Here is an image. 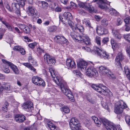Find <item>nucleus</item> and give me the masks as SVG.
Listing matches in <instances>:
<instances>
[{
	"instance_id": "nucleus-1",
	"label": "nucleus",
	"mask_w": 130,
	"mask_h": 130,
	"mask_svg": "<svg viewBox=\"0 0 130 130\" xmlns=\"http://www.w3.org/2000/svg\"><path fill=\"white\" fill-rule=\"evenodd\" d=\"M53 80L57 85L60 86L62 92L67 96L68 99L72 102L74 101L72 93L69 89L65 87L63 83L62 77L59 76H56L55 77H54Z\"/></svg>"
},
{
	"instance_id": "nucleus-2",
	"label": "nucleus",
	"mask_w": 130,
	"mask_h": 130,
	"mask_svg": "<svg viewBox=\"0 0 130 130\" xmlns=\"http://www.w3.org/2000/svg\"><path fill=\"white\" fill-rule=\"evenodd\" d=\"M91 87L100 94L104 95H107L109 93V92H110L107 87L102 84L96 85L93 84L92 85Z\"/></svg>"
},
{
	"instance_id": "nucleus-3",
	"label": "nucleus",
	"mask_w": 130,
	"mask_h": 130,
	"mask_svg": "<svg viewBox=\"0 0 130 130\" xmlns=\"http://www.w3.org/2000/svg\"><path fill=\"white\" fill-rule=\"evenodd\" d=\"M127 107L126 104L122 100H120L117 103L115 106L114 111L118 115L121 114L123 112V110Z\"/></svg>"
},
{
	"instance_id": "nucleus-4",
	"label": "nucleus",
	"mask_w": 130,
	"mask_h": 130,
	"mask_svg": "<svg viewBox=\"0 0 130 130\" xmlns=\"http://www.w3.org/2000/svg\"><path fill=\"white\" fill-rule=\"evenodd\" d=\"M70 127L72 130H81L79 121L76 118H72L69 123Z\"/></svg>"
},
{
	"instance_id": "nucleus-5",
	"label": "nucleus",
	"mask_w": 130,
	"mask_h": 130,
	"mask_svg": "<svg viewBox=\"0 0 130 130\" xmlns=\"http://www.w3.org/2000/svg\"><path fill=\"white\" fill-rule=\"evenodd\" d=\"M32 1L29 3L28 8L27 9V12L28 14L32 17V19H36V18H38V15L37 10L33 6Z\"/></svg>"
},
{
	"instance_id": "nucleus-6",
	"label": "nucleus",
	"mask_w": 130,
	"mask_h": 130,
	"mask_svg": "<svg viewBox=\"0 0 130 130\" xmlns=\"http://www.w3.org/2000/svg\"><path fill=\"white\" fill-rule=\"evenodd\" d=\"M94 49L97 55L100 57L104 58L105 59L108 60L110 59L109 54L106 51L101 50L96 46L94 47Z\"/></svg>"
},
{
	"instance_id": "nucleus-7",
	"label": "nucleus",
	"mask_w": 130,
	"mask_h": 130,
	"mask_svg": "<svg viewBox=\"0 0 130 130\" xmlns=\"http://www.w3.org/2000/svg\"><path fill=\"white\" fill-rule=\"evenodd\" d=\"M124 59L123 54L122 53H119L117 55L115 60V64L117 67L122 68L121 62Z\"/></svg>"
},
{
	"instance_id": "nucleus-8",
	"label": "nucleus",
	"mask_w": 130,
	"mask_h": 130,
	"mask_svg": "<svg viewBox=\"0 0 130 130\" xmlns=\"http://www.w3.org/2000/svg\"><path fill=\"white\" fill-rule=\"evenodd\" d=\"M87 75L89 76L97 77L98 75V72L93 66H89L86 72Z\"/></svg>"
},
{
	"instance_id": "nucleus-9",
	"label": "nucleus",
	"mask_w": 130,
	"mask_h": 130,
	"mask_svg": "<svg viewBox=\"0 0 130 130\" xmlns=\"http://www.w3.org/2000/svg\"><path fill=\"white\" fill-rule=\"evenodd\" d=\"M69 25L71 28L73 32H79L83 34L84 30V28L82 25L78 26V24H76L75 25L72 22L69 24Z\"/></svg>"
},
{
	"instance_id": "nucleus-10",
	"label": "nucleus",
	"mask_w": 130,
	"mask_h": 130,
	"mask_svg": "<svg viewBox=\"0 0 130 130\" xmlns=\"http://www.w3.org/2000/svg\"><path fill=\"white\" fill-rule=\"evenodd\" d=\"M54 38L56 42L61 44H68V40L63 36L56 35Z\"/></svg>"
},
{
	"instance_id": "nucleus-11",
	"label": "nucleus",
	"mask_w": 130,
	"mask_h": 130,
	"mask_svg": "<svg viewBox=\"0 0 130 130\" xmlns=\"http://www.w3.org/2000/svg\"><path fill=\"white\" fill-rule=\"evenodd\" d=\"M66 65L68 69H71L76 68V65L74 60L72 59L68 58L67 59Z\"/></svg>"
},
{
	"instance_id": "nucleus-12",
	"label": "nucleus",
	"mask_w": 130,
	"mask_h": 130,
	"mask_svg": "<svg viewBox=\"0 0 130 130\" xmlns=\"http://www.w3.org/2000/svg\"><path fill=\"white\" fill-rule=\"evenodd\" d=\"M62 17L64 18H62L61 15H60L59 17V20L62 22H63L64 20H71L73 19L72 15L70 12H64Z\"/></svg>"
},
{
	"instance_id": "nucleus-13",
	"label": "nucleus",
	"mask_w": 130,
	"mask_h": 130,
	"mask_svg": "<svg viewBox=\"0 0 130 130\" xmlns=\"http://www.w3.org/2000/svg\"><path fill=\"white\" fill-rule=\"evenodd\" d=\"M23 107L24 110L27 111H31L34 109L32 103L31 102L27 101L23 103Z\"/></svg>"
},
{
	"instance_id": "nucleus-14",
	"label": "nucleus",
	"mask_w": 130,
	"mask_h": 130,
	"mask_svg": "<svg viewBox=\"0 0 130 130\" xmlns=\"http://www.w3.org/2000/svg\"><path fill=\"white\" fill-rule=\"evenodd\" d=\"M77 67L81 71H85L87 67V63L84 61H80L77 64Z\"/></svg>"
},
{
	"instance_id": "nucleus-15",
	"label": "nucleus",
	"mask_w": 130,
	"mask_h": 130,
	"mask_svg": "<svg viewBox=\"0 0 130 130\" xmlns=\"http://www.w3.org/2000/svg\"><path fill=\"white\" fill-rule=\"evenodd\" d=\"M14 118L15 121L19 123H22L26 120L25 116L22 114H16Z\"/></svg>"
},
{
	"instance_id": "nucleus-16",
	"label": "nucleus",
	"mask_w": 130,
	"mask_h": 130,
	"mask_svg": "<svg viewBox=\"0 0 130 130\" xmlns=\"http://www.w3.org/2000/svg\"><path fill=\"white\" fill-rule=\"evenodd\" d=\"M80 41L81 42H83L87 45L90 44V40L88 36L87 35L83 34L80 38Z\"/></svg>"
},
{
	"instance_id": "nucleus-17",
	"label": "nucleus",
	"mask_w": 130,
	"mask_h": 130,
	"mask_svg": "<svg viewBox=\"0 0 130 130\" xmlns=\"http://www.w3.org/2000/svg\"><path fill=\"white\" fill-rule=\"evenodd\" d=\"M104 124L107 130H117L116 127L110 122H106Z\"/></svg>"
},
{
	"instance_id": "nucleus-18",
	"label": "nucleus",
	"mask_w": 130,
	"mask_h": 130,
	"mask_svg": "<svg viewBox=\"0 0 130 130\" xmlns=\"http://www.w3.org/2000/svg\"><path fill=\"white\" fill-rule=\"evenodd\" d=\"M99 72L102 74L105 75L111 73L110 70L107 68L106 67H100L99 70Z\"/></svg>"
},
{
	"instance_id": "nucleus-19",
	"label": "nucleus",
	"mask_w": 130,
	"mask_h": 130,
	"mask_svg": "<svg viewBox=\"0 0 130 130\" xmlns=\"http://www.w3.org/2000/svg\"><path fill=\"white\" fill-rule=\"evenodd\" d=\"M109 11H107L109 12L111 15L115 17L119 16V13L116 10L113 8H110L109 9Z\"/></svg>"
},
{
	"instance_id": "nucleus-20",
	"label": "nucleus",
	"mask_w": 130,
	"mask_h": 130,
	"mask_svg": "<svg viewBox=\"0 0 130 130\" xmlns=\"http://www.w3.org/2000/svg\"><path fill=\"white\" fill-rule=\"evenodd\" d=\"M2 60L3 63L10 66V68L12 70H13L14 68H15V67H17L12 62L7 61L5 59H2Z\"/></svg>"
},
{
	"instance_id": "nucleus-21",
	"label": "nucleus",
	"mask_w": 130,
	"mask_h": 130,
	"mask_svg": "<svg viewBox=\"0 0 130 130\" xmlns=\"http://www.w3.org/2000/svg\"><path fill=\"white\" fill-rule=\"evenodd\" d=\"M37 83H37L36 85L38 86H42L43 87H44L46 85L45 83V81L39 76L38 78Z\"/></svg>"
},
{
	"instance_id": "nucleus-22",
	"label": "nucleus",
	"mask_w": 130,
	"mask_h": 130,
	"mask_svg": "<svg viewBox=\"0 0 130 130\" xmlns=\"http://www.w3.org/2000/svg\"><path fill=\"white\" fill-rule=\"evenodd\" d=\"M56 63V60L55 58L53 57H51L48 59V60L46 63V64L52 66L55 64Z\"/></svg>"
},
{
	"instance_id": "nucleus-23",
	"label": "nucleus",
	"mask_w": 130,
	"mask_h": 130,
	"mask_svg": "<svg viewBox=\"0 0 130 130\" xmlns=\"http://www.w3.org/2000/svg\"><path fill=\"white\" fill-rule=\"evenodd\" d=\"M92 118L95 124L98 126H99L101 124V122L100 120L95 116L92 117Z\"/></svg>"
},
{
	"instance_id": "nucleus-24",
	"label": "nucleus",
	"mask_w": 130,
	"mask_h": 130,
	"mask_svg": "<svg viewBox=\"0 0 130 130\" xmlns=\"http://www.w3.org/2000/svg\"><path fill=\"white\" fill-rule=\"evenodd\" d=\"M47 125L50 130H60L58 128H57L56 126L52 122L48 123Z\"/></svg>"
},
{
	"instance_id": "nucleus-25",
	"label": "nucleus",
	"mask_w": 130,
	"mask_h": 130,
	"mask_svg": "<svg viewBox=\"0 0 130 130\" xmlns=\"http://www.w3.org/2000/svg\"><path fill=\"white\" fill-rule=\"evenodd\" d=\"M113 35L115 38L117 39H120L122 36L118 30H115L113 31Z\"/></svg>"
},
{
	"instance_id": "nucleus-26",
	"label": "nucleus",
	"mask_w": 130,
	"mask_h": 130,
	"mask_svg": "<svg viewBox=\"0 0 130 130\" xmlns=\"http://www.w3.org/2000/svg\"><path fill=\"white\" fill-rule=\"evenodd\" d=\"M12 9L13 10H15L18 9H19L21 7V5L18 3L13 2L12 3Z\"/></svg>"
},
{
	"instance_id": "nucleus-27",
	"label": "nucleus",
	"mask_w": 130,
	"mask_h": 130,
	"mask_svg": "<svg viewBox=\"0 0 130 130\" xmlns=\"http://www.w3.org/2000/svg\"><path fill=\"white\" fill-rule=\"evenodd\" d=\"M28 60L29 62L31 63V64L33 65H35L36 64L37 62L34 60V58H32L31 55H30L28 57Z\"/></svg>"
},
{
	"instance_id": "nucleus-28",
	"label": "nucleus",
	"mask_w": 130,
	"mask_h": 130,
	"mask_svg": "<svg viewBox=\"0 0 130 130\" xmlns=\"http://www.w3.org/2000/svg\"><path fill=\"white\" fill-rule=\"evenodd\" d=\"M77 34L76 32H71L70 36L74 40H79L78 39L79 37L77 36Z\"/></svg>"
},
{
	"instance_id": "nucleus-29",
	"label": "nucleus",
	"mask_w": 130,
	"mask_h": 130,
	"mask_svg": "<svg viewBox=\"0 0 130 130\" xmlns=\"http://www.w3.org/2000/svg\"><path fill=\"white\" fill-rule=\"evenodd\" d=\"M98 7L102 9H104L106 12L109 11V7L107 6L105 4H98Z\"/></svg>"
},
{
	"instance_id": "nucleus-30",
	"label": "nucleus",
	"mask_w": 130,
	"mask_h": 130,
	"mask_svg": "<svg viewBox=\"0 0 130 130\" xmlns=\"http://www.w3.org/2000/svg\"><path fill=\"white\" fill-rule=\"evenodd\" d=\"M60 110L62 111L65 113H68L70 112V110L69 108L66 106H64L60 108Z\"/></svg>"
},
{
	"instance_id": "nucleus-31",
	"label": "nucleus",
	"mask_w": 130,
	"mask_h": 130,
	"mask_svg": "<svg viewBox=\"0 0 130 130\" xmlns=\"http://www.w3.org/2000/svg\"><path fill=\"white\" fill-rule=\"evenodd\" d=\"M88 10L90 13H93L94 12V9L91 5H89L88 6H86L85 9Z\"/></svg>"
},
{
	"instance_id": "nucleus-32",
	"label": "nucleus",
	"mask_w": 130,
	"mask_h": 130,
	"mask_svg": "<svg viewBox=\"0 0 130 130\" xmlns=\"http://www.w3.org/2000/svg\"><path fill=\"white\" fill-rule=\"evenodd\" d=\"M57 28L56 26L53 25L49 27L48 29V30L50 32H55Z\"/></svg>"
},
{
	"instance_id": "nucleus-33",
	"label": "nucleus",
	"mask_w": 130,
	"mask_h": 130,
	"mask_svg": "<svg viewBox=\"0 0 130 130\" xmlns=\"http://www.w3.org/2000/svg\"><path fill=\"white\" fill-rule=\"evenodd\" d=\"M73 73L77 77H82L83 76L80 71L78 70H74L73 71Z\"/></svg>"
},
{
	"instance_id": "nucleus-34",
	"label": "nucleus",
	"mask_w": 130,
	"mask_h": 130,
	"mask_svg": "<svg viewBox=\"0 0 130 130\" xmlns=\"http://www.w3.org/2000/svg\"><path fill=\"white\" fill-rule=\"evenodd\" d=\"M51 57L49 54L46 53L44 56V61L46 63L47 62L49 59Z\"/></svg>"
},
{
	"instance_id": "nucleus-35",
	"label": "nucleus",
	"mask_w": 130,
	"mask_h": 130,
	"mask_svg": "<svg viewBox=\"0 0 130 130\" xmlns=\"http://www.w3.org/2000/svg\"><path fill=\"white\" fill-rule=\"evenodd\" d=\"M83 23H85V24L87 26L89 27V28H92L90 21L88 20L87 19H84V20L83 21Z\"/></svg>"
},
{
	"instance_id": "nucleus-36",
	"label": "nucleus",
	"mask_w": 130,
	"mask_h": 130,
	"mask_svg": "<svg viewBox=\"0 0 130 130\" xmlns=\"http://www.w3.org/2000/svg\"><path fill=\"white\" fill-rule=\"evenodd\" d=\"M38 76H34L32 77L31 81L32 83L36 85L37 84V80Z\"/></svg>"
},
{
	"instance_id": "nucleus-37",
	"label": "nucleus",
	"mask_w": 130,
	"mask_h": 130,
	"mask_svg": "<svg viewBox=\"0 0 130 130\" xmlns=\"http://www.w3.org/2000/svg\"><path fill=\"white\" fill-rule=\"evenodd\" d=\"M101 26L105 27L107 26L108 25V21L106 19H103L101 22Z\"/></svg>"
},
{
	"instance_id": "nucleus-38",
	"label": "nucleus",
	"mask_w": 130,
	"mask_h": 130,
	"mask_svg": "<svg viewBox=\"0 0 130 130\" xmlns=\"http://www.w3.org/2000/svg\"><path fill=\"white\" fill-rule=\"evenodd\" d=\"M23 31L25 34H28L31 32V30L30 27L26 26Z\"/></svg>"
},
{
	"instance_id": "nucleus-39",
	"label": "nucleus",
	"mask_w": 130,
	"mask_h": 130,
	"mask_svg": "<svg viewBox=\"0 0 130 130\" xmlns=\"http://www.w3.org/2000/svg\"><path fill=\"white\" fill-rule=\"evenodd\" d=\"M38 44L37 42H35L30 43L28 44V46L32 49L34 48Z\"/></svg>"
},
{
	"instance_id": "nucleus-40",
	"label": "nucleus",
	"mask_w": 130,
	"mask_h": 130,
	"mask_svg": "<svg viewBox=\"0 0 130 130\" xmlns=\"http://www.w3.org/2000/svg\"><path fill=\"white\" fill-rule=\"evenodd\" d=\"M95 41L98 46H101V38L98 36H96L95 39Z\"/></svg>"
},
{
	"instance_id": "nucleus-41",
	"label": "nucleus",
	"mask_w": 130,
	"mask_h": 130,
	"mask_svg": "<svg viewBox=\"0 0 130 130\" xmlns=\"http://www.w3.org/2000/svg\"><path fill=\"white\" fill-rule=\"evenodd\" d=\"M19 3L21 5V7L24 9V6L25 5V2L26 0H19Z\"/></svg>"
},
{
	"instance_id": "nucleus-42",
	"label": "nucleus",
	"mask_w": 130,
	"mask_h": 130,
	"mask_svg": "<svg viewBox=\"0 0 130 130\" xmlns=\"http://www.w3.org/2000/svg\"><path fill=\"white\" fill-rule=\"evenodd\" d=\"M87 100L90 103L93 104L95 103L96 102L95 100L92 99L90 96H88L87 97Z\"/></svg>"
},
{
	"instance_id": "nucleus-43",
	"label": "nucleus",
	"mask_w": 130,
	"mask_h": 130,
	"mask_svg": "<svg viewBox=\"0 0 130 130\" xmlns=\"http://www.w3.org/2000/svg\"><path fill=\"white\" fill-rule=\"evenodd\" d=\"M41 2L42 4L41 7L43 8L46 9L48 6V3L44 1H42Z\"/></svg>"
},
{
	"instance_id": "nucleus-44",
	"label": "nucleus",
	"mask_w": 130,
	"mask_h": 130,
	"mask_svg": "<svg viewBox=\"0 0 130 130\" xmlns=\"http://www.w3.org/2000/svg\"><path fill=\"white\" fill-rule=\"evenodd\" d=\"M123 37L126 40L130 43V33L124 35Z\"/></svg>"
},
{
	"instance_id": "nucleus-45",
	"label": "nucleus",
	"mask_w": 130,
	"mask_h": 130,
	"mask_svg": "<svg viewBox=\"0 0 130 130\" xmlns=\"http://www.w3.org/2000/svg\"><path fill=\"white\" fill-rule=\"evenodd\" d=\"M110 42L112 47H115L117 45V43L113 38H112L110 40Z\"/></svg>"
},
{
	"instance_id": "nucleus-46",
	"label": "nucleus",
	"mask_w": 130,
	"mask_h": 130,
	"mask_svg": "<svg viewBox=\"0 0 130 130\" xmlns=\"http://www.w3.org/2000/svg\"><path fill=\"white\" fill-rule=\"evenodd\" d=\"M4 24L5 25L7 28H8L10 31H12V27L6 21L5 23V24Z\"/></svg>"
},
{
	"instance_id": "nucleus-47",
	"label": "nucleus",
	"mask_w": 130,
	"mask_h": 130,
	"mask_svg": "<svg viewBox=\"0 0 130 130\" xmlns=\"http://www.w3.org/2000/svg\"><path fill=\"white\" fill-rule=\"evenodd\" d=\"M3 70L4 72L6 73H8L10 72V70L8 66H5V67H4Z\"/></svg>"
},
{
	"instance_id": "nucleus-48",
	"label": "nucleus",
	"mask_w": 130,
	"mask_h": 130,
	"mask_svg": "<svg viewBox=\"0 0 130 130\" xmlns=\"http://www.w3.org/2000/svg\"><path fill=\"white\" fill-rule=\"evenodd\" d=\"M5 103V106L3 107L2 109L3 110L6 112L7 110L9 104L7 101H6Z\"/></svg>"
},
{
	"instance_id": "nucleus-49",
	"label": "nucleus",
	"mask_w": 130,
	"mask_h": 130,
	"mask_svg": "<svg viewBox=\"0 0 130 130\" xmlns=\"http://www.w3.org/2000/svg\"><path fill=\"white\" fill-rule=\"evenodd\" d=\"M109 41V38L108 37L104 38L102 41V42L103 43L102 45L103 44H105L107 43Z\"/></svg>"
},
{
	"instance_id": "nucleus-50",
	"label": "nucleus",
	"mask_w": 130,
	"mask_h": 130,
	"mask_svg": "<svg viewBox=\"0 0 130 130\" xmlns=\"http://www.w3.org/2000/svg\"><path fill=\"white\" fill-rule=\"evenodd\" d=\"M124 71L126 74V77H127L130 76V71L129 70L128 68L126 69L124 68Z\"/></svg>"
},
{
	"instance_id": "nucleus-51",
	"label": "nucleus",
	"mask_w": 130,
	"mask_h": 130,
	"mask_svg": "<svg viewBox=\"0 0 130 130\" xmlns=\"http://www.w3.org/2000/svg\"><path fill=\"white\" fill-rule=\"evenodd\" d=\"M125 119L126 123L130 125V116H126L125 117Z\"/></svg>"
},
{
	"instance_id": "nucleus-52",
	"label": "nucleus",
	"mask_w": 130,
	"mask_h": 130,
	"mask_svg": "<svg viewBox=\"0 0 130 130\" xmlns=\"http://www.w3.org/2000/svg\"><path fill=\"white\" fill-rule=\"evenodd\" d=\"M37 51L39 54H41L42 53H44V50L39 47L37 48Z\"/></svg>"
},
{
	"instance_id": "nucleus-53",
	"label": "nucleus",
	"mask_w": 130,
	"mask_h": 130,
	"mask_svg": "<svg viewBox=\"0 0 130 130\" xmlns=\"http://www.w3.org/2000/svg\"><path fill=\"white\" fill-rule=\"evenodd\" d=\"M22 47L19 46H15L13 47V50L14 51H19Z\"/></svg>"
},
{
	"instance_id": "nucleus-54",
	"label": "nucleus",
	"mask_w": 130,
	"mask_h": 130,
	"mask_svg": "<svg viewBox=\"0 0 130 130\" xmlns=\"http://www.w3.org/2000/svg\"><path fill=\"white\" fill-rule=\"evenodd\" d=\"M117 25L118 26H119L121 24L122 22V20L120 18H118L117 19Z\"/></svg>"
},
{
	"instance_id": "nucleus-55",
	"label": "nucleus",
	"mask_w": 130,
	"mask_h": 130,
	"mask_svg": "<svg viewBox=\"0 0 130 130\" xmlns=\"http://www.w3.org/2000/svg\"><path fill=\"white\" fill-rule=\"evenodd\" d=\"M4 85V89L6 90H9L10 88V86L8 85L7 83H5V84H3Z\"/></svg>"
},
{
	"instance_id": "nucleus-56",
	"label": "nucleus",
	"mask_w": 130,
	"mask_h": 130,
	"mask_svg": "<svg viewBox=\"0 0 130 130\" xmlns=\"http://www.w3.org/2000/svg\"><path fill=\"white\" fill-rule=\"evenodd\" d=\"M22 64L28 69H29V68H30V67L32 65L29 63H23Z\"/></svg>"
},
{
	"instance_id": "nucleus-57",
	"label": "nucleus",
	"mask_w": 130,
	"mask_h": 130,
	"mask_svg": "<svg viewBox=\"0 0 130 130\" xmlns=\"http://www.w3.org/2000/svg\"><path fill=\"white\" fill-rule=\"evenodd\" d=\"M79 13L82 15H84L86 13L85 11L82 8L79 9L78 10Z\"/></svg>"
},
{
	"instance_id": "nucleus-58",
	"label": "nucleus",
	"mask_w": 130,
	"mask_h": 130,
	"mask_svg": "<svg viewBox=\"0 0 130 130\" xmlns=\"http://www.w3.org/2000/svg\"><path fill=\"white\" fill-rule=\"evenodd\" d=\"M14 73L16 74H19V71L17 67H15V68L13 70Z\"/></svg>"
},
{
	"instance_id": "nucleus-59",
	"label": "nucleus",
	"mask_w": 130,
	"mask_h": 130,
	"mask_svg": "<svg viewBox=\"0 0 130 130\" xmlns=\"http://www.w3.org/2000/svg\"><path fill=\"white\" fill-rule=\"evenodd\" d=\"M14 73L16 74H19V71L17 67H15V68L13 70Z\"/></svg>"
},
{
	"instance_id": "nucleus-60",
	"label": "nucleus",
	"mask_w": 130,
	"mask_h": 130,
	"mask_svg": "<svg viewBox=\"0 0 130 130\" xmlns=\"http://www.w3.org/2000/svg\"><path fill=\"white\" fill-rule=\"evenodd\" d=\"M21 54L22 55H24L26 53V51L23 48L21 47V49L19 51Z\"/></svg>"
},
{
	"instance_id": "nucleus-61",
	"label": "nucleus",
	"mask_w": 130,
	"mask_h": 130,
	"mask_svg": "<svg viewBox=\"0 0 130 130\" xmlns=\"http://www.w3.org/2000/svg\"><path fill=\"white\" fill-rule=\"evenodd\" d=\"M62 10L61 8V7L57 6L55 8V11L56 12H60Z\"/></svg>"
},
{
	"instance_id": "nucleus-62",
	"label": "nucleus",
	"mask_w": 130,
	"mask_h": 130,
	"mask_svg": "<svg viewBox=\"0 0 130 130\" xmlns=\"http://www.w3.org/2000/svg\"><path fill=\"white\" fill-rule=\"evenodd\" d=\"M79 6L80 7H82V8L85 9L86 6L85 5V4L83 3H80L79 4Z\"/></svg>"
},
{
	"instance_id": "nucleus-63",
	"label": "nucleus",
	"mask_w": 130,
	"mask_h": 130,
	"mask_svg": "<svg viewBox=\"0 0 130 130\" xmlns=\"http://www.w3.org/2000/svg\"><path fill=\"white\" fill-rule=\"evenodd\" d=\"M26 26L25 25L21 24L20 25L19 28L20 29L23 30Z\"/></svg>"
},
{
	"instance_id": "nucleus-64",
	"label": "nucleus",
	"mask_w": 130,
	"mask_h": 130,
	"mask_svg": "<svg viewBox=\"0 0 130 130\" xmlns=\"http://www.w3.org/2000/svg\"><path fill=\"white\" fill-rule=\"evenodd\" d=\"M125 30L127 31H128L130 30V26L125 24Z\"/></svg>"
}]
</instances>
